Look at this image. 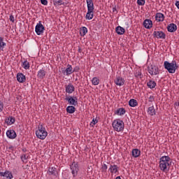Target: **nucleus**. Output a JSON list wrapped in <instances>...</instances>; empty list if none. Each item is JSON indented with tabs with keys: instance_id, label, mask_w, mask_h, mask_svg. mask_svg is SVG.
<instances>
[{
	"instance_id": "f257e3e1",
	"label": "nucleus",
	"mask_w": 179,
	"mask_h": 179,
	"mask_svg": "<svg viewBox=\"0 0 179 179\" xmlns=\"http://www.w3.org/2000/svg\"><path fill=\"white\" fill-rule=\"evenodd\" d=\"M159 170L167 173L171 167V158L169 156H162L159 158Z\"/></svg>"
},
{
	"instance_id": "f03ea898",
	"label": "nucleus",
	"mask_w": 179,
	"mask_h": 179,
	"mask_svg": "<svg viewBox=\"0 0 179 179\" xmlns=\"http://www.w3.org/2000/svg\"><path fill=\"white\" fill-rule=\"evenodd\" d=\"M48 135V132H47L45 127H44L43 124L39 123V124L38 125V129L36 131V138H38V139H41V141H44V139L47 138Z\"/></svg>"
},
{
	"instance_id": "7ed1b4c3",
	"label": "nucleus",
	"mask_w": 179,
	"mask_h": 179,
	"mask_svg": "<svg viewBox=\"0 0 179 179\" xmlns=\"http://www.w3.org/2000/svg\"><path fill=\"white\" fill-rule=\"evenodd\" d=\"M112 127L113 128V130L116 132H122L124 131V129L125 128V124L124 123V121L121 119H116L114 120L112 123Z\"/></svg>"
},
{
	"instance_id": "20e7f679",
	"label": "nucleus",
	"mask_w": 179,
	"mask_h": 179,
	"mask_svg": "<svg viewBox=\"0 0 179 179\" xmlns=\"http://www.w3.org/2000/svg\"><path fill=\"white\" fill-rule=\"evenodd\" d=\"M164 66L169 73H176V71H177L178 69V66H177V62L175 60L172 61L171 63L168 61H165L164 62Z\"/></svg>"
},
{
	"instance_id": "39448f33",
	"label": "nucleus",
	"mask_w": 179,
	"mask_h": 179,
	"mask_svg": "<svg viewBox=\"0 0 179 179\" xmlns=\"http://www.w3.org/2000/svg\"><path fill=\"white\" fill-rule=\"evenodd\" d=\"M70 170L71 171L73 178H76V177H78V173H79V164L78 162L73 161L70 164Z\"/></svg>"
},
{
	"instance_id": "423d86ee",
	"label": "nucleus",
	"mask_w": 179,
	"mask_h": 179,
	"mask_svg": "<svg viewBox=\"0 0 179 179\" xmlns=\"http://www.w3.org/2000/svg\"><path fill=\"white\" fill-rule=\"evenodd\" d=\"M148 72L151 76H156V75H159L160 70H159V67L151 65L148 67Z\"/></svg>"
},
{
	"instance_id": "0eeeda50",
	"label": "nucleus",
	"mask_w": 179,
	"mask_h": 179,
	"mask_svg": "<svg viewBox=\"0 0 179 179\" xmlns=\"http://www.w3.org/2000/svg\"><path fill=\"white\" fill-rule=\"evenodd\" d=\"M44 30L45 29L44 28V25L41 23V21H39L38 23L35 27V31L38 36H40L41 34H43L44 33Z\"/></svg>"
},
{
	"instance_id": "6e6552de",
	"label": "nucleus",
	"mask_w": 179,
	"mask_h": 179,
	"mask_svg": "<svg viewBox=\"0 0 179 179\" xmlns=\"http://www.w3.org/2000/svg\"><path fill=\"white\" fill-rule=\"evenodd\" d=\"M70 106H78V98L76 96H69L65 98Z\"/></svg>"
},
{
	"instance_id": "1a4fd4ad",
	"label": "nucleus",
	"mask_w": 179,
	"mask_h": 179,
	"mask_svg": "<svg viewBox=\"0 0 179 179\" xmlns=\"http://www.w3.org/2000/svg\"><path fill=\"white\" fill-rule=\"evenodd\" d=\"M153 36L155 38H160L162 40L166 39V34L162 31H155L153 32Z\"/></svg>"
},
{
	"instance_id": "9d476101",
	"label": "nucleus",
	"mask_w": 179,
	"mask_h": 179,
	"mask_svg": "<svg viewBox=\"0 0 179 179\" xmlns=\"http://www.w3.org/2000/svg\"><path fill=\"white\" fill-rule=\"evenodd\" d=\"M66 93L69 94H72L73 92H75V86L71 83L65 85Z\"/></svg>"
},
{
	"instance_id": "9b49d317",
	"label": "nucleus",
	"mask_w": 179,
	"mask_h": 179,
	"mask_svg": "<svg viewBox=\"0 0 179 179\" xmlns=\"http://www.w3.org/2000/svg\"><path fill=\"white\" fill-rule=\"evenodd\" d=\"M114 82L117 86H124V84L125 83V80L121 76H117L115 79Z\"/></svg>"
},
{
	"instance_id": "f8f14e48",
	"label": "nucleus",
	"mask_w": 179,
	"mask_h": 179,
	"mask_svg": "<svg viewBox=\"0 0 179 179\" xmlns=\"http://www.w3.org/2000/svg\"><path fill=\"white\" fill-rule=\"evenodd\" d=\"M119 169L117 165L111 164L108 169V171H110V174H117L119 171Z\"/></svg>"
},
{
	"instance_id": "ddd939ff",
	"label": "nucleus",
	"mask_w": 179,
	"mask_h": 179,
	"mask_svg": "<svg viewBox=\"0 0 179 179\" xmlns=\"http://www.w3.org/2000/svg\"><path fill=\"white\" fill-rule=\"evenodd\" d=\"M0 177H5L6 179L13 178V174L9 171H6L5 172H0Z\"/></svg>"
},
{
	"instance_id": "4468645a",
	"label": "nucleus",
	"mask_w": 179,
	"mask_h": 179,
	"mask_svg": "<svg viewBox=\"0 0 179 179\" xmlns=\"http://www.w3.org/2000/svg\"><path fill=\"white\" fill-rule=\"evenodd\" d=\"M143 24L145 29H152V27H153V22H152V20H145Z\"/></svg>"
},
{
	"instance_id": "2eb2a0df",
	"label": "nucleus",
	"mask_w": 179,
	"mask_h": 179,
	"mask_svg": "<svg viewBox=\"0 0 179 179\" xmlns=\"http://www.w3.org/2000/svg\"><path fill=\"white\" fill-rule=\"evenodd\" d=\"M17 80L20 83H24L26 82V76L22 73H18L17 74Z\"/></svg>"
},
{
	"instance_id": "dca6fc26",
	"label": "nucleus",
	"mask_w": 179,
	"mask_h": 179,
	"mask_svg": "<svg viewBox=\"0 0 179 179\" xmlns=\"http://www.w3.org/2000/svg\"><path fill=\"white\" fill-rule=\"evenodd\" d=\"M6 136L9 138V139H15V138L17 136V134L14 130L10 129L6 131Z\"/></svg>"
},
{
	"instance_id": "f3484780",
	"label": "nucleus",
	"mask_w": 179,
	"mask_h": 179,
	"mask_svg": "<svg viewBox=\"0 0 179 179\" xmlns=\"http://www.w3.org/2000/svg\"><path fill=\"white\" fill-rule=\"evenodd\" d=\"M167 30L169 33H174V31H177V25L174 23H171L168 25Z\"/></svg>"
},
{
	"instance_id": "a211bd4d",
	"label": "nucleus",
	"mask_w": 179,
	"mask_h": 179,
	"mask_svg": "<svg viewBox=\"0 0 179 179\" xmlns=\"http://www.w3.org/2000/svg\"><path fill=\"white\" fill-rule=\"evenodd\" d=\"M64 73H66V76H69V75H72L73 73V70L72 69V65L68 64L67 68L66 69Z\"/></svg>"
},
{
	"instance_id": "6ab92c4d",
	"label": "nucleus",
	"mask_w": 179,
	"mask_h": 179,
	"mask_svg": "<svg viewBox=\"0 0 179 179\" xmlns=\"http://www.w3.org/2000/svg\"><path fill=\"white\" fill-rule=\"evenodd\" d=\"M87 10H94V4L93 0H86Z\"/></svg>"
},
{
	"instance_id": "aec40b11",
	"label": "nucleus",
	"mask_w": 179,
	"mask_h": 179,
	"mask_svg": "<svg viewBox=\"0 0 179 179\" xmlns=\"http://www.w3.org/2000/svg\"><path fill=\"white\" fill-rule=\"evenodd\" d=\"M157 22H163L164 20V15L161 13H157L155 15Z\"/></svg>"
},
{
	"instance_id": "412c9836",
	"label": "nucleus",
	"mask_w": 179,
	"mask_h": 179,
	"mask_svg": "<svg viewBox=\"0 0 179 179\" xmlns=\"http://www.w3.org/2000/svg\"><path fill=\"white\" fill-rule=\"evenodd\" d=\"M46 72L44 69H41L38 71L37 77L38 79H44L45 78Z\"/></svg>"
},
{
	"instance_id": "4be33fe9",
	"label": "nucleus",
	"mask_w": 179,
	"mask_h": 179,
	"mask_svg": "<svg viewBox=\"0 0 179 179\" xmlns=\"http://www.w3.org/2000/svg\"><path fill=\"white\" fill-rule=\"evenodd\" d=\"M93 16H94L93 10H87V14L85 16V19L87 20H92V19H93Z\"/></svg>"
},
{
	"instance_id": "5701e85b",
	"label": "nucleus",
	"mask_w": 179,
	"mask_h": 179,
	"mask_svg": "<svg viewBox=\"0 0 179 179\" xmlns=\"http://www.w3.org/2000/svg\"><path fill=\"white\" fill-rule=\"evenodd\" d=\"M66 110L67 113H69V114H73V113H75V111H76V108H75V106H73V105L69 106L66 108Z\"/></svg>"
},
{
	"instance_id": "b1692460",
	"label": "nucleus",
	"mask_w": 179,
	"mask_h": 179,
	"mask_svg": "<svg viewBox=\"0 0 179 179\" xmlns=\"http://www.w3.org/2000/svg\"><path fill=\"white\" fill-rule=\"evenodd\" d=\"M115 31L117 34L122 36V34H124V33H125V29H124L121 26H118L116 27Z\"/></svg>"
},
{
	"instance_id": "393cba45",
	"label": "nucleus",
	"mask_w": 179,
	"mask_h": 179,
	"mask_svg": "<svg viewBox=\"0 0 179 179\" xmlns=\"http://www.w3.org/2000/svg\"><path fill=\"white\" fill-rule=\"evenodd\" d=\"M126 113V110L124 108H120L116 110V111L115 112V114H116V115H124Z\"/></svg>"
},
{
	"instance_id": "a878e982",
	"label": "nucleus",
	"mask_w": 179,
	"mask_h": 179,
	"mask_svg": "<svg viewBox=\"0 0 179 179\" xmlns=\"http://www.w3.org/2000/svg\"><path fill=\"white\" fill-rule=\"evenodd\" d=\"M148 114L149 115H156V110H155V106H150L148 109Z\"/></svg>"
},
{
	"instance_id": "bb28decb",
	"label": "nucleus",
	"mask_w": 179,
	"mask_h": 179,
	"mask_svg": "<svg viewBox=\"0 0 179 179\" xmlns=\"http://www.w3.org/2000/svg\"><path fill=\"white\" fill-rule=\"evenodd\" d=\"M16 122V120L13 117H9L8 118L6 119V122L8 125H12L13 124H15Z\"/></svg>"
},
{
	"instance_id": "cd10ccee",
	"label": "nucleus",
	"mask_w": 179,
	"mask_h": 179,
	"mask_svg": "<svg viewBox=\"0 0 179 179\" xmlns=\"http://www.w3.org/2000/svg\"><path fill=\"white\" fill-rule=\"evenodd\" d=\"M131 155L133 157H139V156H141V151L138 149H134Z\"/></svg>"
},
{
	"instance_id": "c85d7f7f",
	"label": "nucleus",
	"mask_w": 179,
	"mask_h": 179,
	"mask_svg": "<svg viewBox=\"0 0 179 179\" xmlns=\"http://www.w3.org/2000/svg\"><path fill=\"white\" fill-rule=\"evenodd\" d=\"M129 106H130V107H136V106H138V101L134 99H130L129 101Z\"/></svg>"
},
{
	"instance_id": "c756f323",
	"label": "nucleus",
	"mask_w": 179,
	"mask_h": 179,
	"mask_svg": "<svg viewBox=\"0 0 179 179\" xmlns=\"http://www.w3.org/2000/svg\"><path fill=\"white\" fill-rule=\"evenodd\" d=\"M156 82L150 80L148 83L147 85L150 89H155L156 87Z\"/></svg>"
},
{
	"instance_id": "7c9ffc66",
	"label": "nucleus",
	"mask_w": 179,
	"mask_h": 179,
	"mask_svg": "<svg viewBox=\"0 0 179 179\" xmlns=\"http://www.w3.org/2000/svg\"><path fill=\"white\" fill-rule=\"evenodd\" d=\"M22 66L24 69H30V63L27 60H25L22 62Z\"/></svg>"
},
{
	"instance_id": "2f4dec72",
	"label": "nucleus",
	"mask_w": 179,
	"mask_h": 179,
	"mask_svg": "<svg viewBox=\"0 0 179 179\" xmlns=\"http://www.w3.org/2000/svg\"><path fill=\"white\" fill-rule=\"evenodd\" d=\"M80 36H86L87 34V28L86 27H83L80 30Z\"/></svg>"
},
{
	"instance_id": "473e14b6",
	"label": "nucleus",
	"mask_w": 179,
	"mask_h": 179,
	"mask_svg": "<svg viewBox=\"0 0 179 179\" xmlns=\"http://www.w3.org/2000/svg\"><path fill=\"white\" fill-rule=\"evenodd\" d=\"M51 176H57V169L55 167H51L48 170Z\"/></svg>"
},
{
	"instance_id": "72a5a7b5",
	"label": "nucleus",
	"mask_w": 179,
	"mask_h": 179,
	"mask_svg": "<svg viewBox=\"0 0 179 179\" xmlns=\"http://www.w3.org/2000/svg\"><path fill=\"white\" fill-rule=\"evenodd\" d=\"M6 47V43L3 42V38H0V50L3 51V48Z\"/></svg>"
},
{
	"instance_id": "f704fd0d",
	"label": "nucleus",
	"mask_w": 179,
	"mask_h": 179,
	"mask_svg": "<svg viewBox=\"0 0 179 179\" xmlns=\"http://www.w3.org/2000/svg\"><path fill=\"white\" fill-rule=\"evenodd\" d=\"M92 83L94 85V86H97L99 83H100V80L97 77H94L92 80Z\"/></svg>"
},
{
	"instance_id": "c9c22d12",
	"label": "nucleus",
	"mask_w": 179,
	"mask_h": 179,
	"mask_svg": "<svg viewBox=\"0 0 179 179\" xmlns=\"http://www.w3.org/2000/svg\"><path fill=\"white\" fill-rule=\"evenodd\" d=\"M145 3H146L145 0H137V5L139 6H144Z\"/></svg>"
},
{
	"instance_id": "e433bc0d",
	"label": "nucleus",
	"mask_w": 179,
	"mask_h": 179,
	"mask_svg": "<svg viewBox=\"0 0 179 179\" xmlns=\"http://www.w3.org/2000/svg\"><path fill=\"white\" fill-rule=\"evenodd\" d=\"M54 5H62V0H52Z\"/></svg>"
},
{
	"instance_id": "4c0bfd02",
	"label": "nucleus",
	"mask_w": 179,
	"mask_h": 179,
	"mask_svg": "<svg viewBox=\"0 0 179 179\" xmlns=\"http://www.w3.org/2000/svg\"><path fill=\"white\" fill-rule=\"evenodd\" d=\"M141 75H142V73L141 72V71H137L136 72L135 76L136 78H139V76H141Z\"/></svg>"
},
{
	"instance_id": "58836bf2",
	"label": "nucleus",
	"mask_w": 179,
	"mask_h": 179,
	"mask_svg": "<svg viewBox=\"0 0 179 179\" xmlns=\"http://www.w3.org/2000/svg\"><path fill=\"white\" fill-rule=\"evenodd\" d=\"M154 100H155V96L150 95V96H149V98H148V101H149L150 103H152V102H153Z\"/></svg>"
},
{
	"instance_id": "ea45409f",
	"label": "nucleus",
	"mask_w": 179,
	"mask_h": 179,
	"mask_svg": "<svg viewBox=\"0 0 179 179\" xmlns=\"http://www.w3.org/2000/svg\"><path fill=\"white\" fill-rule=\"evenodd\" d=\"M3 111V103L0 101V113H2Z\"/></svg>"
},
{
	"instance_id": "a19ab883",
	"label": "nucleus",
	"mask_w": 179,
	"mask_h": 179,
	"mask_svg": "<svg viewBox=\"0 0 179 179\" xmlns=\"http://www.w3.org/2000/svg\"><path fill=\"white\" fill-rule=\"evenodd\" d=\"M97 122H99L97 119H93L92 121L90 123V125H92V124H93V125H96L97 124Z\"/></svg>"
},
{
	"instance_id": "79ce46f5",
	"label": "nucleus",
	"mask_w": 179,
	"mask_h": 179,
	"mask_svg": "<svg viewBox=\"0 0 179 179\" xmlns=\"http://www.w3.org/2000/svg\"><path fill=\"white\" fill-rule=\"evenodd\" d=\"M41 3H42V5H45V6L48 5V1L47 0H41Z\"/></svg>"
},
{
	"instance_id": "37998d69",
	"label": "nucleus",
	"mask_w": 179,
	"mask_h": 179,
	"mask_svg": "<svg viewBox=\"0 0 179 179\" xmlns=\"http://www.w3.org/2000/svg\"><path fill=\"white\" fill-rule=\"evenodd\" d=\"M9 20L12 22V23H15V17L13 15H10Z\"/></svg>"
},
{
	"instance_id": "c03bdc74",
	"label": "nucleus",
	"mask_w": 179,
	"mask_h": 179,
	"mask_svg": "<svg viewBox=\"0 0 179 179\" xmlns=\"http://www.w3.org/2000/svg\"><path fill=\"white\" fill-rule=\"evenodd\" d=\"M21 159L22 162H24V160H27V155H23L22 156H21Z\"/></svg>"
},
{
	"instance_id": "a18cd8bd",
	"label": "nucleus",
	"mask_w": 179,
	"mask_h": 179,
	"mask_svg": "<svg viewBox=\"0 0 179 179\" xmlns=\"http://www.w3.org/2000/svg\"><path fill=\"white\" fill-rule=\"evenodd\" d=\"M107 169H108L107 164H103V165L102 166V171H107Z\"/></svg>"
},
{
	"instance_id": "49530a36",
	"label": "nucleus",
	"mask_w": 179,
	"mask_h": 179,
	"mask_svg": "<svg viewBox=\"0 0 179 179\" xmlns=\"http://www.w3.org/2000/svg\"><path fill=\"white\" fill-rule=\"evenodd\" d=\"M79 66H76L73 70V72H79Z\"/></svg>"
},
{
	"instance_id": "de8ad7c7",
	"label": "nucleus",
	"mask_w": 179,
	"mask_h": 179,
	"mask_svg": "<svg viewBox=\"0 0 179 179\" xmlns=\"http://www.w3.org/2000/svg\"><path fill=\"white\" fill-rule=\"evenodd\" d=\"M176 6L178 8V9H179V1H176V3H175Z\"/></svg>"
},
{
	"instance_id": "09e8293b",
	"label": "nucleus",
	"mask_w": 179,
	"mask_h": 179,
	"mask_svg": "<svg viewBox=\"0 0 179 179\" xmlns=\"http://www.w3.org/2000/svg\"><path fill=\"white\" fill-rule=\"evenodd\" d=\"M115 10H117V8L115 7L113 8V11L114 12Z\"/></svg>"
}]
</instances>
